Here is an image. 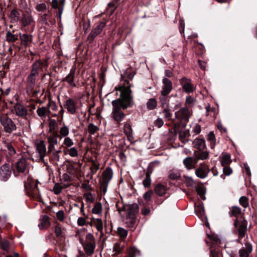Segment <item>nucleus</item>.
I'll use <instances>...</instances> for the list:
<instances>
[{
    "label": "nucleus",
    "mask_w": 257,
    "mask_h": 257,
    "mask_svg": "<svg viewBox=\"0 0 257 257\" xmlns=\"http://www.w3.org/2000/svg\"><path fill=\"white\" fill-rule=\"evenodd\" d=\"M0 122L4 131L8 134L12 133L16 130V125L13 121L8 116L1 117Z\"/></svg>",
    "instance_id": "5"
},
{
    "label": "nucleus",
    "mask_w": 257,
    "mask_h": 257,
    "mask_svg": "<svg viewBox=\"0 0 257 257\" xmlns=\"http://www.w3.org/2000/svg\"><path fill=\"white\" fill-rule=\"evenodd\" d=\"M27 167L26 161L24 159L19 160L16 164V168L19 172H24Z\"/></svg>",
    "instance_id": "20"
},
{
    "label": "nucleus",
    "mask_w": 257,
    "mask_h": 257,
    "mask_svg": "<svg viewBox=\"0 0 257 257\" xmlns=\"http://www.w3.org/2000/svg\"><path fill=\"white\" fill-rule=\"evenodd\" d=\"M175 118L180 121L183 127H185L186 123L189 121L192 112L186 107H182L175 112Z\"/></svg>",
    "instance_id": "3"
},
{
    "label": "nucleus",
    "mask_w": 257,
    "mask_h": 257,
    "mask_svg": "<svg viewBox=\"0 0 257 257\" xmlns=\"http://www.w3.org/2000/svg\"><path fill=\"white\" fill-rule=\"evenodd\" d=\"M101 211V206L100 204H97L92 209V212L95 214H99Z\"/></svg>",
    "instance_id": "58"
},
{
    "label": "nucleus",
    "mask_w": 257,
    "mask_h": 257,
    "mask_svg": "<svg viewBox=\"0 0 257 257\" xmlns=\"http://www.w3.org/2000/svg\"><path fill=\"white\" fill-rule=\"evenodd\" d=\"M180 83L183 89L186 93H191L194 91V87L190 79L183 78L181 79Z\"/></svg>",
    "instance_id": "10"
},
{
    "label": "nucleus",
    "mask_w": 257,
    "mask_h": 257,
    "mask_svg": "<svg viewBox=\"0 0 257 257\" xmlns=\"http://www.w3.org/2000/svg\"><path fill=\"white\" fill-rule=\"evenodd\" d=\"M84 249L87 254L90 255L93 254L95 247V243L85 242L83 245Z\"/></svg>",
    "instance_id": "21"
},
{
    "label": "nucleus",
    "mask_w": 257,
    "mask_h": 257,
    "mask_svg": "<svg viewBox=\"0 0 257 257\" xmlns=\"http://www.w3.org/2000/svg\"><path fill=\"white\" fill-rule=\"evenodd\" d=\"M56 216L59 220L63 221L64 219V213L63 211H62V210L59 211L56 213Z\"/></svg>",
    "instance_id": "63"
},
{
    "label": "nucleus",
    "mask_w": 257,
    "mask_h": 257,
    "mask_svg": "<svg viewBox=\"0 0 257 257\" xmlns=\"http://www.w3.org/2000/svg\"><path fill=\"white\" fill-rule=\"evenodd\" d=\"M20 39L22 43L25 45H27L31 41V36L27 34H23L21 36Z\"/></svg>",
    "instance_id": "35"
},
{
    "label": "nucleus",
    "mask_w": 257,
    "mask_h": 257,
    "mask_svg": "<svg viewBox=\"0 0 257 257\" xmlns=\"http://www.w3.org/2000/svg\"><path fill=\"white\" fill-rule=\"evenodd\" d=\"M58 137L60 139L66 137L69 133V129L68 126L64 124L63 126L60 128Z\"/></svg>",
    "instance_id": "22"
},
{
    "label": "nucleus",
    "mask_w": 257,
    "mask_h": 257,
    "mask_svg": "<svg viewBox=\"0 0 257 257\" xmlns=\"http://www.w3.org/2000/svg\"><path fill=\"white\" fill-rule=\"evenodd\" d=\"M196 191L198 193V194L199 195L200 198L203 199L205 200L206 199L205 197V194L206 193V189L203 186V184H200L197 186L196 187Z\"/></svg>",
    "instance_id": "25"
},
{
    "label": "nucleus",
    "mask_w": 257,
    "mask_h": 257,
    "mask_svg": "<svg viewBox=\"0 0 257 257\" xmlns=\"http://www.w3.org/2000/svg\"><path fill=\"white\" fill-rule=\"evenodd\" d=\"M10 17L12 21L14 22H16L19 20V14L16 10H13L11 12Z\"/></svg>",
    "instance_id": "44"
},
{
    "label": "nucleus",
    "mask_w": 257,
    "mask_h": 257,
    "mask_svg": "<svg viewBox=\"0 0 257 257\" xmlns=\"http://www.w3.org/2000/svg\"><path fill=\"white\" fill-rule=\"evenodd\" d=\"M12 166L8 164H5L0 168V179L4 181H7L11 176Z\"/></svg>",
    "instance_id": "7"
},
{
    "label": "nucleus",
    "mask_w": 257,
    "mask_h": 257,
    "mask_svg": "<svg viewBox=\"0 0 257 257\" xmlns=\"http://www.w3.org/2000/svg\"><path fill=\"white\" fill-rule=\"evenodd\" d=\"M38 76V75L37 74L31 72L30 75L28 77V82L29 84L31 85L34 84Z\"/></svg>",
    "instance_id": "41"
},
{
    "label": "nucleus",
    "mask_w": 257,
    "mask_h": 257,
    "mask_svg": "<svg viewBox=\"0 0 257 257\" xmlns=\"http://www.w3.org/2000/svg\"><path fill=\"white\" fill-rule=\"evenodd\" d=\"M106 25L105 22H101L99 24L96 26L95 28L91 31L89 35V38L91 41L93 39L99 34L101 33L102 29L104 28Z\"/></svg>",
    "instance_id": "9"
},
{
    "label": "nucleus",
    "mask_w": 257,
    "mask_h": 257,
    "mask_svg": "<svg viewBox=\"0 0 257 257\" xmlns=\"http://www.w3.org/2000/svg\"><path fill=\"white\" fill-rule=\"evenodd\" d=\"M92 223L96 227L99 231H101L103 228L102 221L100 219H94L92 220Z\"/></svg>",
    "instance_id": "34"
},
{
    "label": "nucleus",
    "mask_w": 257,
    "mask_h": 257,
    "mask_svg": "<svg viewBox=\"0 0 257 257\" xmlns=\"http://www.w3.org/2000/svg\"><path fill=\"white\" fill-rule=\"evenodd\" d=\"M1 246L4 250H7L9 247V243L8 240L4 239L1 241Z\"/></svg>",
    "instance_id": "53"
},
{
    "label": "nucleus",
    "mask_w": 257,
    "mask_h": 257,
    "mask_svg": "<svg viewBox=\"0 0 257 257\" xmlns=\"http://www.w3.org/2000/svg\"><path fill=\"white\" fill-rule=\"evenodd\" d=\"M74 145V143L72 140L69 137H65L63 143V145L67 147H70Z\"/></svg>",
    "instance_id": "50"
},
{
    "label": "nucleus",
    "mask_w": 257,
    "mask_h": 257,
    "mask_svg": "<svg viewBox=\"0 0 257 257\" xmlns=\"http://www.w3.org/2000/svg\"><path fill=\"white\" fill-rule=\"evenodd\" d=\"M113 176V172L111 169L109 168L103 172L102 179L100 180V189L103 193H105L107 191V187L109 182L112 179Z\"/></svg>",
    "instance_id": "4"
},
{
    "label": "nucleus",
    "mask_w": 257,
    "mask_h": 257,
    "mask_svg": "<svg viewBox=\"0 0 257 257\" xmlns=\"http://www.w3.org/2000/svg\"><path fill=\"white\" fill-rule=\"evenodd\" d=\"M196 102V100L192 97L189 96L186 97L185 105L189 106H193Z\"/></svg>",
    "instance_id": "45"
},
{
    "label": "nucleus",
    "mask_w": 257,
    "mask_h": 257,
    "mask_svg": "<svg viewBox=\"0 0 257 257\" xmlns=\"http://www.w3.org/2000/svg\"><path fill=\"white\" fill-rule=\"evenodd\" d=\"M74 74L75 71L71 70L70 72L63 79V81L67 82L70 85V86L72 87H75L76 86V85L74 81Z\"/></svg>",
    "instance_id": "18"
},
{
    "label": "nucleus",
    "mask_w": 257,
    "mask_h": 257,
    "mask_svg": "<svg viewBox=\"0 0 257 257\" xmlns=\"http://www.w3.org/2000/svg\"><path fill=\"white\" fill-rule=\"evenodd\" d=\"M88 132L91 134H94L98 130V128L96 125H95L93 123H90L88 125Z\"/></svg>",
    "instance_id": "46"
},
{
    "label": "nucleus",
    "mask_w": 257,
    "mask_h": 257,
    "mask_svg": "<svg viewBox=\"0 0 257 257\" xmlns=\"http://www.w3.org/2000/svg\"><path fill=\"white\" fill-rule=\"evenodd\" d=\"M68 154L72 157H75L78 156V151L75 148H71L68 150Z\"/></svg>",
    "instance_id": "54"
},
{
    "label": "nucleus",
    "mask_w": 257,
    "mask_h": 257,
    "mask_svg": "<svg viewBox=\"0 0 257 257\" xmlns=\"http://www.w3.org/2000/svg\"><path fill=\"white\" fill-rule=\"evenodd\" d=\"M58 138H59L58 134L57 132H52L47 136L49 152H52L55 150V146L58 144Z\"/></svg>",
    "instance_id": "6"
},
{
    "label": "nucleus",
    "mask_w": 257,
    "mask_h": 257,
    "mask_svg": "<svg viewBox=\"0 0 257 257\" xmlns=\"http://www.w3.org/2000/svg\"><path fill=\"white\" fill-rule=\"evenodd\" d=\"M14 111L16 115L26 118L28 115L27 109L20 103H17L14 107Z\"/></svg>",
    "instance_id": "8"
},
{
    "label": "nucleus",
    "mask_w": 257,
    "mask_h": 257,
    "mask_svg": "<svg viewBox=\"0 0 257 257\" xmlns=\"http://www.w3.org/2000/svg\"><path fill=\"white\" fill-rule=\"evenodd\" d=\"M7 40L10 42H13L18 39V36L8 32L6 34Z\"/></svg>",
    "instance_id": "40"
},
{
    "label": "nucleus",
    "mask_w": 257,
    "mask_h": 257,
    "mask_svg": "<svg viewBox=\"0 0 257 257\" xmlns=\"http://www.w3.org/2000/svg\"><path fill=\"white\" fill-rule=\"evenodd\" d=\"M163 124H164V121L162 118H157L155 121V124L158 127H161V126H162Z\"/></svg>",
    "instance_id": "64"
},
{
    "label": "nucleus",
    "mask_w": 257,
    "mask_h": 257,
    "mask_svg": "<svg viewBox=\"0 0 257 257\" xmlns=\"http://www.w3.org/2000/svg\"><path fill=\"white\" fill-rule=\"evenodd\" d=\"M43 64L40 61H36L33 65V68L32 69L31 72L35 73L38 75L39 71L42 69V68Z\"/></svg>",
    "instance_id": "26"
},
{
    "label": "nucleus",
    "mask_w": 257,
    "mask_h": 257,
    "mask_svg": "<svg viewBox=\"0 0 257 257\" xmlns=\"http://www.w3.org/2000/svg\"><path fill=\"white\" fill-rule=\"evenodd\" d=\"M239 203L243 207L246 208L248 206V199L246 196H242L240 197Z\"/></svg>",
    "instance_id": "36"
},
{
    "label": "nucleus",
    "mask_w": 257,
    "mask_h": 257,
    "mask_svg": "<svg viewBox=\"0 0 257 257\" xmlns=\"http://www.w3.org/2000/svg\"><path fill=\"white\" fill-rule=\"evenodd\" d=\"M189 135V132L187 130H181L179 132V139L184 142L186 138Z\"/></svg>",
    "instance_id": "39"
},
{
    "label": "nucleus",
    "mask_w": 257,
    "mask_h": 257,
    "mask_svg": "<svg viewBox=\"0 0 257 257\" xmlns=\"http://www.w3.org/2000/svg\"><path fill=\"white\" fill-rule=\"evenodd\" d=\"M208 238L211 240V242L213 244H218L220 243L219 238L215 234L210 232L207 233Z\"/></svg>",
    "instance_id": "30"
},
{
    "label": "nucleus",
    "mask_w": 257,
    "mask_h": 257,
    "mask_svg": "<svg viewBox=\"0 0 257 257\" xmlns=\"http://www.w3.org/2000/svg\"><path fill=\"white\" fill-rule=\"evenodd\" d=\"M153 193V192L152 190H150L146 192L143 196L144 199L147 201L151 199Z\"/></svg>",
    "instance_id": "61"
},
{
    "label": "nucleus",
    "mask_w": 257,
    "mask_h": 257,
    "mask_svg": "<svg viewBox=\"0 0 257 257\" xmlns=\"http://www.w3.org/2000/svg\"><path fill=\"white\" fill-rule=\"evenodd\" d=\"M132 86V85L131 84H130L127 86L123 87V86H118L116 87L115 88V89L116 90H118V91H120L121 92L120 97L119 98H122V93L123 92V91L125 90L126 89H128V90H130L131 91V93H132V90L130 89Z\"/></svg>",
    "instance_id": "48"
},
{
    "label": "nucleus",
    "mask_w": 257,
    "mask_h": 257,
    "mask_svg": "<svg viewBox=\"0 0 257 257\" xmlns=\"http://www.w3.org/2000/svg\"><path fill=\"white\" fill-rule=\"evenodd\" d=\"M208 141L210 142V147L213 148L215 146V135L212 132L208 135Z\"/></svg>",
    "instance_id": "43"
},
{
    "label": "nucleus",
    "mask_w": 257,
    "mask_h": 257,
    "mask_svg": "<svg viewBox=\"0 0 257 257\" xmlns=\"http://www.w3.org/2000/svg\"><path fill=\"white\" fill-rule=\"evenodd\" d=\"M7 147L8 149V151L10 155H13L15 154L16 151L14 148V147L10 144L7 145Z\"/></svg>",
    "instance_id": "62"
},
{
    "label": "nucleus",
    "mask_w": 257,
    "mask_h": 257,
    "mask_svg": "<svg viewBox=\"0 0 257 257\" xmlns=\"http://www.w3.org/2000/svg\"><path fill=\"white\" fill-rule=\"evenodd\" d=\"M123 246L121 245L119 243L116 242L114 244L113 247V251L114 254L117 255L121 253L122 250Z\"/></svg>",
    "instance_id": "38"
},
{
    "label": "nucleus",
    "mask_w": 257,
    "mask_h": 257,
    "mask_svg": "<svg viewBox=\"0 0 257 257\" xmlns=\"http://www.w3.org/2000/svg\"><path fill=\"white\" fill-rule=\"evenodd\" d=\"M124 132L127 136H131L132 133L131 126L128 123H125L124 125Z\"/></svg>",
    "instance_id": "51"
},
{
    "label": "nucleus",
    "mask_w": 257,
    "mask_h": 257,
    "mask_svg": "<svg viewBox=\"0 0 257 257\" xmlns=\"http://www.w3.org/2000/svg\"><path fill=\"white\" fill-rule=\"evenodd\" d=\"M241 213V209L236 206H233L231 207L230 211L229 212V215L231 216L237 217Z\"/></svg>",
    "instance_id": "27"
},
{
    "label": "nucleus",
    "mask_w": 257,
    "mask_h": 257,
    "mask_svg": "<svg viewBox=\"0 0 257 257\" xmlns=\"http://www.w3.org/2000/svg\"><path fill=\"white\" fill-rule=\"evenodd\" d=\"M64 106L67 110L71 114H74L76 111V102L72 99H67Z\"/></svg>",
    "instance_id": "11"
},
{
    "label": "nucleus",
    "mask_w": 257,
    "mask_h": 257,
    "mask_svg": "<svg viewBox=\"0 0 257 257\" xmlns=\"http://www.w3.org/2000/svg\"><path fill=\"white\" fill-rule=\"evenodd\" d=\"M117 232L122 240H123L127 235V231L121 227L117 228Z\"/></svg>",
    "instance_id": "31"
},
{
    "label": "nucleus",
    "mask_w": 257,
    "mask_h": 257,
    "mask_svg": "<svg viewBox=\"0 0 257 257\" xmlns=\"http://www.w3.org/2000/svg\"><path fill=\"white\" fill-rule=\"evenodd\" d=\"M22 25L24 27L31 25L33 23L31 13L29 11L24 13L21 19Z\"/></svg>",
    "instance_id": "12"
},
{
    "label": "nucleus",
    "mask_w": 257,
    "mask_h": 257,
    "mask_svg": "<svg viewBox=\"0 0 257 257\" xmlns=\"http://www.w3.org/2000/svg\"><path fill=\"white\" fill-rule=\"evenodd\" d=\"M163 85L161 90V94H169L172 88V82L167 78H164L163 79Z\"/></svg>",
    "instance_id": "13"
},
{
    "label": "nucleus",
    "mask_w": 257,
    "mask_h": 257,
    "mask_svg": "<svg viewBox=\"0 0 257 257\" xmlns=\"http://www.w3.org/2000/svg\"><path fill=\"white\" fill-rule=\"evenodd\" d=\"M50 225V221L49 218L47 216L45 215L42 218L41 223L39 224V226L40 229H43L47 228Z\"/></svg>",
    "instance_id": "29"
},
{
    "label": "nucleus",
    "mask_w": 257,
    "mask_h": 257,
    "mask_svg": "<svg viewBox=\"0 0 257 257\" xmlns=\"http://www.w3.org/2000/svg\"><path fill=\"white\" fill-rule=\"evenodd\" d=\"M117 210L120 214L126 219H130L131 224L135 222V215L139 211V206L137 204L123 205L118 207Z\"/></svg>",
    "instance_id": "2"
},
{
    "label": "nucleus",
    "mask_w": 257,
    "mask_h": 257,
    "mask_svg": "<svg viewBox=\"0 0 257 257\" xmlns=\"http://www.w3.org/2000/svg\"><path fill=\"white\" fill-rule=\"evenodd\" d=\"M193 144L196 148L200 150H203L205 148V142L203 139H196L193 142Z\"/></svg>",
    "instance_id": "24"
},
{
    "label": "nucleus",
    "mask_w": 257,
    "mask_h": 257,
    "mask_svg": "<svg viewBox=\"0 0 257 257\" xmlns=\"http://www.w3.org/2000/svg\"><path fill=\"white\" fill-rule=\"evenodd\" d=\"M247 221L243 219L238 228V237L240 239L244 237L247 230Z\"/></svg>",
    "instance_id": "17"
},
{
    "label": "nucleus",
    "mask_w": 257,
    "mask_h": 257,
    "mask_svg": "<svg viewBox=\"0 0 257 257\" xmlns=\"http://www.w3.org/2000/svg\"><path fill=\"white\" fill-rule=\"evenodd\" d=\"M184 164L185 167L189 170L194 168L193 161L192 158H186L184 160Z\"/></svg>",
    "instance_id": "33"
},
{
    "label": "nucleus",
    "mask_w": 257,
    "mask_h": 257,
    "mask_svg": "<svg viewBox=\"0 0 257 257\" xmlns=\"http://www.w3.org/2000/svg\"><path fill=\"white\" fill-rule=\"evenodd\" d=\"M25 187L27 189L32 190L34 194H36L37 188V184L35 181L27 180L25 184Z\"/></svg>",
    "instance_id": "19"
},
{
    "label": "nucleus",
    "mask_w": 257,
    "mask_h": 257,
    "mask_svg": "<svg viewBox=\"0 0 257 257\" xmlns=\"http://www.w3.org/2000/svg\"><path fill=\"white\" fill-rule=\"evenodd\" d=\"M151 183V179L150 178V173L147 172L146 173V176L145 179L144 180L143 182V184L144 187H150Z\"/></svg>",
    "instance_id": "42"
},
{
    "label": "nucleus",
    "mask_w": 257,
    "mask_h": 257,
    "mask_svg": "<svg viewBox=\"0 0 257 257\" xmlns=\"http://www.w3.org/2000/svg\"><path fill=\"white\" fill-rule=\"evenodd\" d=\"M208 153L207 152H202L196 155V158L198 160H205L208 158Z\"/></svg>",
    "instance_id": "49"
},
{
    "label": "nucleus",
    "mask_w": 257,
    "mask_h": 257,
    "mask_svg": "<svg viewBox=\"0 0 257 257\" xmlns=\"http://www.w3.org/2000/svg\"><path fill=\"white\" fill-rule=\"evenodd\" d=\"M157 102L155 98H150L147 102V107L149 109L152 110L157 106Z\"/></svg>",
    "instance_id": "32"
},
{
    "label": "nucleus",
    "mask_w": 257,
    "mask_h": 257,
    "mask_svg": "<svg viewBox=\"0 0 257 257\" xmlns=\"http://www.w3.org/2000/svg\"><path fill=\"white\" fill-rule=\"evenodd\" d=\"M85 242L95 243L94 236L91 233H88L86 235Z\"/></svg>",
    "instance_id": "56"
},
{
    "label": "nucleus",
    "mask_w": 257,
    "mask_h": 257,
    "mask_svg": "<svg viewBox=\"0 0 257 257\" xmlns=\"http://www.w3.org/2000/svg\"><path fill=\"white\" fill-rule=\"evenodd\" d=\"M36 9L39 12H44L46 10L47 7L45 4L42 3L37 5L36 7Z\"/></svg>",
    "instance_id": "55"
},
{
    "label": "nucleus",
    "mask_w": 257,
    "mask_h": 257,
    "mask_svg": "<svg viewBox=\"0 0 257 257\" xmlns=\"http://www.w3.org/2000/svg\"><path fill=\"white\" fill-rule=\"evenodd\" d=\"M37 151L40 156V159L44 162V158L46 155V149L44 141H40L36 145Z\"/></svg>",
    "instance_id": "14"
},
{
    "label": "nucleus",
    "mask_w": 257,
    "mask_h": 257,
    "mask_svg": "<svg viewBox=\"0 0 257 257\" xmlns=\"http://www.w3.org/2000/svg\"><path fill=\"white\" fill-rule=\"evenodd\" d=\"M122 98L113 100L111 102L113 107L111 117L117 123L121 121L125 116L124 113L121 109H125L132 106L133 102V97L128 89L123 91L122 93Z\"/></svg>",
    "instance_id": "1"
},
{
    "label": "nucleus",
    "mask_w": 257,
    "mask_h": 257,
    "mask_svg": "<svg viewBox=\"0 0 257 257\" xmlns=\"http://www.w3.org/2000/svg\"><path fill=\"white\" fill-rule=\"evenodd\" d=\"M167 95L161 94V96L160 97V99L162 105L163 107H165V105H166L167 106Z\"/></svg>",
    "instance_id": "57"
},
{
    "label": "nucleus",
    "mask_w": 257,
    "mask_h": 257,
    "mask_svg": "<svg viewBox=\"0 0 257 257\" xmlns=\"http://www.w3.org/2000/svg\"><path fill=\"white\" fill-rule=\"evenodd\" d=\"M164 112L165 113L164 117L168 120L170 119L172 116V113L170 112L169 109L167 107H165Z\"/></svg>",
    "instance_id": "60"
},
{
    "label": "nucleus",
    "mask_w": 257,
    "mask_h": 257,
    "mask_svg": "<svg viewBox=\"0 0 257 257\" xmlns=\"http://www.w3.org/2000/svg\"><path fill=\"white\" fill-rule=\"evenodd\" d=\"M195 210L198 216H202L204 214V208L202 204H199L196 206Z\"/></svg>",
    "instance_id": "37"
},
{
    "label": "nucleus",
    "mask_w": 257,
    "mask_h": 257,
    "mask_svg": "<svg viewBox=\"0 0 257 257\" xmlns=\"http://www.w3.org/2000/svg\"><path fill=\"white\" fill-rule=\"evenodd\" d=\"M99 169V164H98L95 161H93L92 162V166L91 167V170L93 173H95Z\"/></svg>",
    "instance_id": "59"
},
{
    "label": "nucleus",
    "mask_w": 257,
    "mask_h": 257,
    "mask_svg": "<svg viewBox=\"0 0 257 257\" xmlns=\"http://www.w3.org/2000/svg\"><path fill=\"white\" fill-rule=\"evenodd\" d=\"M245 247H243L239 250L240 257H248L249 253L252 251V245L248 242L244 244Z\"/></svg>",
    "instance_id": "15"
},
{
    "label": "nucleus",
    "mask_w": 257,
    "mask_h": 257,
    "mask_svg": "<svg viewBox=\"0 0 257 257\" xmlns=\"http://www.w3.org/2000/svg\"><path fill=\"white\" fill-rule=\"evenodd\" d=\"M49 109L46 107L43 106L38 107L37 110V113L39 116L41 118H45L47 116Z\"/></svg>",
    "instance_id": "28"
},
{
    "label": "nucleus",
    "mask_w": 257,
    "mask_h": 257,
    "mask_svg": "<svg viewBox=\"0 0 257 257\" xmlns=\"http://www.w3.org/2000/svg\"><path fill=\"white\" fill-rule=\"evenodd\" d=\"M67 186H62L59 183H56L55 184L53 187V191L55 194H59L63 188L64 187H67Z\"/></svg>",
    "instance_id": "47"
},
{
    "label": "nucleus",
    "mask_w": 257,
    "mask_h": 257,
    "mask_svg": "<svg viewBox=\"0 0 257 257\" xmlns=\"http://www.w3.org/2000/svg\"><path fill=\"white\" fill-rule=\"evenodd\" d=\"M207 170L208 168L207 166L204 164H202L201 166L195 170V174L198 177L200 178H204L207 175Z\"/></svg>",
    "instance_id": "16"
},
{
    "label": "nucleus",
    "mask_w": 257,
    "mask_h": 257,
    "mask_svg": "<svg viewBox=\"0 0 257 257\" xmlns=\"http://www.w3.org/2000/svg\"><path fill=\"white\" fill-rule=\"evenodd\" d=\"M56 122L54 119H51L49 122V132L52 133V132H56L55 130V126Z\"/></svg>",
    "instance_id": "52"
},
{
    "label": "nucleus",
    "mask_w": 257,
    "mask_h": 257,
    "mask_svg": "<svg viewBox=\"0 0 257 257\" xmlns=\"http://www.w3.org/2000/svg\"><path fill=\"white\" fill-rule=\"evenodd\" d=\"M155 192L159 196H163L166 192V188L161 184H158L155 186Z\"/></svg>",
    "instance_id": "23"
}]
</instances>
